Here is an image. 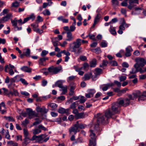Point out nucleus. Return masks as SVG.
<instances>
[{"label":"nucleus","instance_id":"obj_26","mask_svg":"<svg viewBox=\"0 0 146 146\" xmlns=\"http://www.w3.org/2000/svg\"><path fill=\"white\" fill-rule=\"evenodd\" d=\"M48 58L46 57L40 58L38 61L39 64L40 65H44V62L46 60H48Z\"/></svg>","mask_w":146,"mask_h":146},{"label":"nucleus","instance_id":"obj_59","mask_svg":"<svg viewBox=\"0 0 146 146\" xmlns=\"http://www.w3.org/2000/svg\"><path fill=\"white\" fill-rule=\"evenodd\" d=\"M23 133L25 137H28V135L29 134V133L27 130V129H23Z\"/></svg>","mask_w":146,"mask_h":146},{"label":"nucleus","instance_id":"obj_18","mask_svg":"<svg viewBox=\"0 0 146 146\" xmlns=\"http://www.w3.org/2000/svg\"><path fill=\"white\" fill-rule=\"evenodd\" d=\"M133 50L131 47L129 46L126 48V52L125 54V55L127 57L130 56L131 55V52Z\"/></svg>","mask_w":146,"mask_h":146},{"label":"nucleus","instance_id":"obj_10","mask_svg":"<svg viewBox=\"0 0 146 146\" xmlns=\"http://www.w3.org/2000/svg\"><path fill=\"white\" fill-rule=\"evenodd\" d=\"M118 101L121 106L125 107L129 106L130 103V101L128 98H126L124 100L119 99L118 100Z\"/></svg>","mask_w":146,"mask_h":146},{"label":"nucleus","instance_id":"obj_39","mask_svg":"<svg viewBox=\"0 0 146 146\" xmlns=\"http://www.w3.org/2000/svg\"><path fill=\"white\" fill-rule=\"evenodd\" d=\"M78 101L74 102L72 103L70 105V109H74L76 108V105L78 104Z\"/></svg>","mask_w":146,"mask_h":146},{"label":"nucleus","instance_id":"obj_41","mask_svg":"<svg viewBox=\"0 0 146 146\" xmlns=\"http://www.w3.org/2000/svg\"><path fill=\"white\" fill-rule=\"evenodd\" d=\"M76 125L78 127V129H83L85 127V126L82 124H79L78 121H77L76 123Z\"/></svg>","mask_w":146,"mask_h":146},{"label":"nucleus","instance_id":"obj_60","mask_svg":"<svg viewBox=\"0 0 146 146\" xmlns=\"http://www.w3.org/2000/svg\"><path fill=\"white\" fill-rule=\"evenodd\" d=\"M80 59L82 61H85L87 60V58L85 56L81 55L80 56Z\"/></svg>","mask_w":146,"mask_h":146},{"label":"nucleus","instance_id":"obj_46","mask_svg":"<svg viewBox=\"0 0 146 146\" xmlns=\"http://www.w3.org/2000/svg\"><path fill=\"white\" fill-rule=\"evenodd\" d=\"M146 99V98L143 95V94L142 93L141 95H140L139 98L138 100H144Z\"/></svg>","mask_w":146,"mask_h":146},{"label":"nucleus","instance_id":"obj_8","mask_svg":"<svg viewBox=\"0 0 146 146\" xmlns=\"http://www.w3.org/2000/svg\"><path fill=\"white\" fill-rule=\"evenodd\" d=\"M46 137V135L44 134H42L38 136L34 135L32 138L31 140L32 141L35 140L38 142L42 143L43 142V139Z\"/></svg>","mask_w":146,"mask_h":146},{"label":"nucleus","instance_id":"obj_24","mask_svg":"<svg viewBox=\"0 0 146 146\" xmlns=\"http://www.w3.org/2000/svg\"><path fill=\"white\" fill-rule=\"evenodd\" d=\"M85 115L83 112L78 113L77 115H75L74 117L76 119H78L83 118L85 117Z\"/></svg>","mask_w":146,"mask_h":146},{"label":"nucleus","instance_id":"obj_7","mask_svg":"<svg viewBox=\"0 0 146 146\" xmlns=\"http://www.w3.org/2000/svg\"><path fill=\"white\" fill-rule=\"evenodd\" d=\"M135 61L136 63L134 65L135 68H139L140 66L143 67L144 66V58H138L135 59Z\"/></svg>","mask_w":146,"mask_h":146},{"label":"nucleus","instance_id":"obj_4","mask_svg":"<svg viewBox=\"0 0 146 146\" xmlns=\"http://www.w3.org/2000/svg\"><path fill=\"white\" fill-rule=\"evenodd\" d=\"M121 106L119 102H115L112 104L111 110L115 114H118L120 113Z\"/></svg>","mask_w":146,"mask_h":146},{"label":"nucleus","instance_id":"obj_35","mask_svg":"<svg viewBox=\"0 0 146 146\" xmlns=\"http://www.w3.org/2000/svg\"><path fill=\"white\" fill-rule=\"evenodd\" d=\"M7 144L12 146H18L17 143L14 142L12 141H10L7 142Z\"/></svg>","mask_w":146,"mask_h":146},{"label":"nucleus","instance_id":"obj_36","mask_svg":"<svg viewBox=\"0 0 146 146\" xmlns=\"http://www.w3.org/2000/svg\"><path fill=\"white\" fill-rule=\"evenodd\" d=\"M63 86L61 82L60 81H58L55 83V85H53L52 87L54 88L55 86H58L59 88H61Z\"/></svg>","mask_w":146,"mask_h":146},{"label":"nucleus","instance_id":"obj_16","mask_svg":"<svg viewBox=\"0 0 146 146\" xmlns=\"http://www.w3.org/2000/svg\"><path fill=\"white\" fill-rule=\"evenodd\" d=\"M31 140H32L31 139H30L29 137H25L23 139L22 145L23 146H26L31 142Z\"/></svg>","mask_w":146,"mask_h":146},{"label":"nucleus","instance_id":"obj_47","mask_svg":"<svg viewBox=\"0 0 146 146\" xmlns=\"http://www.w3.org/2000/svg\"><path fill=\"white\" fill-rule=\"evenodd\" d=\"M20 81H21V83L24 85L27 86L28 85V83L24 79L21 78L20 79Z\"/></svg>","mask_w":146,"mask_h":146},{"label":"nucleus","instance_id":"obj_62","mask_svg":"<svg viewBox=\"0 0 146 146\" xmlns=\"http://www.w3.org/2000/svg\"><path fill=\"white\" fill-rule=\"evenodd\" d=\"M126 77L125 76H121L119 77V80L121 81H123L126 79Z\"/></svg>","mask_w":146,"mask_h":146},{"label":"nucleus","instance_id":"obj_20","mask_svg":"<svg viewBox=\"0 0 146 146\" xmlns=\"http://www.w3.org/2000/svg\"><path fill=\"white\" fill-rule=\"evenodd\" d=\"M114 85V84L113 83H110L104 85L102 86V90L104 91H106L109 88L113 86Z\"/></svg>","mask_w":146,"mask_h":146},{"label":"nucleus","instance_id":"obj_31","mask_svg":"<svg viewBox=\"0 0 146 146\" xmlns=\"http://www.w3.org/2000/svg\"><path fill=\"white\" fill-rule=\"evenodd\" d=\"M76 86L75 84L73 86H70V92L69 93V95L71 96L73 95L74 93V90L75 89Z\"/></svg>","mask_w":146,"mask_h":146},{"label":"nucleus","instance_id":"obj_56","mask_svg":"<svg viewBox=\"0 0 146 146\" xmlns=\"http://www.w3.org/2000/svg\"><path fill=\"white\" fill-rule=\"evenodd\" d=\"M9 11L8 9H4L2 12L1 13L0 15L1 16L3 15H4L5 14L7 13Z\"/></svg>","mask_w":146,"mask_h":146},{"label":"nucleus","instance_id":"obj_34","mask_svg":"<svg viewBox=\"0 0 146 146\" xmlns=\"http://www.w3.org/2000/svg\"><path fill=\"white\" fill-rule=\"evenodd\" d=\"M108 63V62L107 60H104L102 61V63L100 64V67L104 68L107 66Z\"/></svg>","mask_w":146,"mask_h":146},{"label":"nucleus","instance_id":"obj_58","mask_svg":"<svg viewBox=\"0 0 146 146\" xmlns=\"http://www.w3.org/2000/svg\"><path fill=\"white\" fill-rule=\"evenodd\" d=\"M7 29H8V30L7 31H6L5 30H4L3 31V33L4 34L6 35H7L9 34L10 32V28L9 27H7Z\"/></svg>","mask_w":146,"mask_h":146},{"label":"nucleus","instance_id":"obj_61","mask_svg":"<svg viewBox=\"0 0 146 146\" xmlns=\"http://www.w3.org/2000/svg\"><path fill=\"white\" fill-rule=\"evenodd\" d=\"M28 17L29 20L30 19H31L32 21H33L35 18V16L33 14H31Z\"/></svg>","mask_w":146,"mask_h":146},{"label":"nucleus","instance_id":"obj_38","mask_svg":"<svg viewBox=\"0 0 146 146\" xmlns=\"http://www.w3.org/2000/svg\"><path fill=\"white\" fill-rule=\"evenodd\" d=\"M2 90H3V92H2L3 95L9 96V92L7 89L5 88H2Z\"/></svg>","mask_w":146,"mask_h":146},{"label":"nucleus","instance_id":"obj_23","mask_svg":"<svg viewBox=\"0 0 146 146\" xmlns=\"http://www.w3.org/2000/svg\"><path fill=\"white\" fill-rule=\"evenodd\" d=\"M74 68L76 71L78 72L79 75L80 76H82L83 75L84 72L81 71L82 69V68H78L76 66H74Z\"/></svg>","mask_w":146,"mask_h":146},{"label":"nucleus","instance_id":"obj_17","mask_svg":"<svg viewBox=\"0 0 146 146\" xmlns=\"http://www.w3.org/2000/svg\"><path fill=\"white\" fill-rule=\"evenodd\" d=\"M11 15V14H9L6 16L3 17L2 18L0 19V24L3 23L7 21L10 18Z\"/></svg>","mask_w":146,"mask_h":146},{"label":"nucleus","instance_id":"obj_44","mask_svg":"<svg viewBox=\"0 0 146 146\" xmlns=\"http://www.w3.org/2000/svg\"><path fill=\"white\" fill-rule=\"evenodd\" d=\"M41 132V130L38 129H35L33 130V133L35 135L40 133Z\"/></svg>","mask_w":146,"mask_h":146},{"label":"nucleus","instance_id":"obj_21","mask_svg":"<svg viewBox=\"0 0 146 146\" xmlns=\"http://www.w3.org/2000/svg\"><path fill=\"white\" fill-rule=\"evenodd\" d=\"M101 17V16L99 14H98L97 15L95 18L94 23L92 27V28H94L96 25L99 21Z\"/></svg>","mask_w":146,"mask_h":146},{"label":"nucleus","instance_id":"obj_50","mask_svg":"<svg viewBox=\"0 0 146 146\" xmlns=\"http://www.w3.org/2000/svg\"><path fill=\"white\" fill-rule=\"evenodd\" d=\"M30 50L29 48H27L26 49V51L24 52V55L27 56H30Z\"/></svg>","mask_w":146,"mask_h":146},{"label":"nucleus","instance_id":"obj_64","mask_svg":"<svg viewBox=\"0 0 146 146\" xmlns=\"http://www.w3.org/2000/svg\"><path fill=\"white\" fill-rule=\"evenodd\" d=\"M70 31L73 32L76 29V27L74 25H72L70 27Z\"/></svg>","mask_w":146,"mask_h":146},{"label":"nucleus","instance_id":"obj_13","mask_svg":"<svg viewBox=\"0 0 146 146\" xmlns=\"http://www.w3.org/2000/svg\"><path fill=\"white\" fill-rule=\"evenodd\" d=\"M26 111L29 119H32L35 115V112L33 111L32 109L28 108L27 109Z\"/></svg>","mask_w":146,"mask_h":146},{"label":"nucleus","instance_id":"obj_6","mask_svg":"<svg viewBox=\"0 0 146 146\" xmlns=\"http://www.w3.org/2000/svg\"><path fill=\"white\" fill-rule=\"evenodd\" d=\"M115 115L110 108L107 109L105 111V116L107 119L108 121V119L110 118L114 119H115L117 116Z\"/></svg>","mask_w":146,"mask_h":146},{"label":"nucleus","instance_id":"obj_3","mask_svg":"<svg viewBox=\"0 0 146 146\" xmlns=\"http://www.w3.org/2000/svg\"><path fill=\"white\" fill-rule=\"evenodd\" d=\"M95 117L97 118V123L98 126L100 124L108 123L107 119L105 117L104 115L101 113H98Z\"/></svg>","mask_w":146,"mask_h":146},{"label":"nucleus","instance_id":"obj_32","mask_svg":"<svg viewBox=\"0 0 146 146\" xmlns=\"http://www.w3.org/2000/svg\"><path fill=\"white\" fill-rule=\"evenodd\" d=\"M57 19L59 21H61L63 23H68V20L67 19H64L63 17L61 16L58 17L57 18Z\"/></svg>","mask_w":146,"mask_h":146},{"label":"nucleus","instance_id":"obj_53","mask_svg":"<svg viewBox=\"0 0 146 146\" xmlns=\"http://www.w3.org/2000/svg\"><path fill=\"white\" fill-rule=\"evenodd\" d=\"M43 21L42 18L40 16H38L37 17V19L36 20V22H41Z\"/></svg>","mask_w":146,"mask_h":146},{"label":"nucleus","instance_id":"obj_54","mask_svg":"<svg viewBox=\"0 0 146 146\" xmlns=\"http://www.w3.org/2000/svg\"><path fill=\"white\" fill-rule=\"evenodd\" d=\"M137 68H132L131 71L130 72V73L131 74H134L138 72Z\"/></svg>","mask_w":146,"mask_h":146},{"label":"nucleus","instance_id":"obj_33","mask_svg":"<svg viewBox=\"0 0 146 146\" xmlns=\"http://www.w3.org/2000/svg\"><path fill=\"white\" fill-rule=\"evenodd\" d=\"M112 5L114 8L118 6L119 4L117 0H112L111 1Z\"/></svg>","mask_w":146,"mask_h":146},{"label":"nucleus","instance_id":"obj_15","mask_svg":"<svg viewBox=\"0 0 146 146\" xmlns=\"http://www.w3.org/2000/svg\"><path fill=\"white\" fill-rule=\"evenodd\" d=\"M66 40L68 41H72L74 39V37L71 32L70 31L67 32L66 33Z\"/></svg>","mask_w":146,"mask_h":146},{"label":"nucleus","instance_id":"obj_52","mask_svg":"<svg viewBox=\"0 0 146 146\" xmlns=\"http://www.w3.org/2000/svg\"><path fill=\"white\" fill-rule=\"evenodd\" d=\"M80 99L79 101L80 102V103L81 104L84 103L86 101V99L85 97H84V96H80Z\"/></svg>","mask_w":146,"mask_h":146},{"label":"nucleus","instance_id":"obj_14","mask_svg":"<svg viewBox=\"0 0 146 146\" xmlns=\"http://www.w3.org/2000/svg\"><path fill=\"white\" fill-rule=\"evenodd\" d=\"M77 125L76 123L69 129V132L70 133L73 132L75 134H76L78 131H79V130Z\"/></svg>","mask_w":146,"mask_h":146},{"label":"nucleus","instance_id":"obj_19","mask_svg":"<svg viewBox=\"0 0 146 146\" xmlns=\"http://www.w3.org/2000/svg\"><path fill=\"white\" fill-rule=\"evenodd\" d=\"M58 112L60 113L63 114L65 113L67 115L69 114V110L65 109L62 108H60L58 110Z\"/></svg>","mask_w":146,"mask_h":146},{"label":"nucleus","instance_id":"obj_25","mask_svg":"<svg viewBox=\"0 0 146 146\" xmlns=\"http://www.w3.org/2000/svg\"><path fill=\"white\" fill-rule=\"evenodd\" d=\"M92 75V74L91 72L86 74L84 75L83 78L84 80H88L91 78Z\"/></svg>","mask_w":146,"mask_h":146},{"label":"nucleus","instance_id":"obj_43","mask_svg":"<svg viewBox=\"0 0 146 146\" xmlns=\"http://www.w3.org/2000/svg\"><path fill=\"white\" fill-rule=\"evenodd\" d=\"M62 90V93L63 94H65L67 93V86H62L60 88Z\"/></svg>","mask_w":146,"mask_h":146},{"label":"nucleus","instance_id":"obj_1","mask_svg":"<svg viewBox=\"0 0 146 146\" xmlns=\"http://www.w3.org/2000/svg\"><path fill=\"white\" fill-rule=\"evenodd\" d=\"M102 129H100L99 126L97 125H95L94 130L90 129V136L91 139L90 140V146H96V136L95 133L97 132H100L102 131Z\"/></svg>","mask_w":146,"mask_h":146},{"label":"nucleus","instance_id":"obj_51","mask_svg":"<svg viewBox=\"0 0 146 146\" xmlns=\"http://www.w3.org/2000/svg\"><path fill=\"white\" fill-rule=\"evenodd\" d=\"M29 120L27 119H25L23 121L22 123V124L24 126H26L27 124L29 123Z\"/></svg>","mask_w":146,"mask_h":146},{"label":"nucleus","instance_id":"obj_30","mask_svg":"<svg viewBox=\"0 0 146 146\" xmlns=\"http://www.w3.org/2000/svg\"><path fill=\"white\" fill-rule=\"evenodd\" d=\"M31 26L33 27V30L35 32L38 29V24L37 22H35L31 24Z\"/></svg>","mask_w":146,"mask_h":146},{"label":"nucleus","instance_id":"obj_12","mask_svg":"<svg viewBox=\"0 0 146 146\" xmlns=\"http://www.w3.org/2000/svg\"><path fill=\"white\" fill-rule=\"evenodd\" d=\"M134 10L133 11L131 12V14L132 15H135L139 14L141 11L143 9V8L142 7H136L134 8Z\"/></svg>","mask_w":146,"mask_h":146},{"label":"nucleus","instance_id":"obj_40","mask_svg":"<svg viewBox=\"0 0 146 146\" xmlns=\"http://www.w3.org/2000/svg\"><path fill=\"white\" fill-rule=\"evenodd\" d=\"M4 118L7 120L9 121L13 122L15 121L14 119L11 116H4Z\"/></svg>","mask_w":146,"mask_h":146},{"label":"nucleus","instance_id":"obj_57","mask_svg":"<svg viewBox=\"0 0 146 146\" xmlns=\"http://www.w3.org/2000/svg\"><path fill=\"white\" fill-rule=\"evenodd\" d=\"M62 53H64L66 55H70V53L68 51H66L65 50H64L61 51Z\"/></svg>","mask_w":146,"mask_h":146},{"label":"nucleus","instance_id":"obj_27","mask_svg":"<svg viewBox=\"0 0 146 146\" xmlns=\"http://www.w3.org/2000/svg\"><path fill=\"white\" fill-rule=\"evenodd\" d=\"M125 28L123 26V23H121V25L119 27V30L117 31L118 33L120 34H122L123 33V31L124 30Z\"/></svg>","mask_w":146,"mask_h":146},{"label":"nucleus","instance_id":"obj_29","mask_svg":"<svg viewBox=\"0 0 146 146\" xmlns=\"http://www.w3.org/2000/svg\"><path fill=\"white\" fill-rule=\"evenodd\" d=\"M103 72L102 70L100 68H96L95 69V77H97L98 75H100L101 74H102Z\"/></svg>","mask_w":146,"mask_h":146},{"label":"nucleus","instance_id":"obj_37","mask_svg":"<svg viewBox=\"0 0 146 146\" xmlns=\"http://www.w3.org/2000/svg\"><path fill=\"white\" fill-rule=\"evenodd\" d=\"M97 64V60L96 59H94L90 63L91 67H95Z\"/></svg>","mask_w":146,"mask_h":146},{"label":"nucleus","instance_id":"obj_2","mask_svg":"<svg viewBox=\"0 0 146 146\" xmlns=\"http://www.w3.org/2000/svg\"><path fill=\"white\" fill-rule=\"evenodd\" d=\"M62 68L61 66H59L58 67H55L52 66L48 68V73L51 75L56 74L61 71H62Z\"/></svg>","mask_w":146,"mask_h":146},{"label":"nucleus","instance_id":"obj_22","mask_svg":"<svg viewBox=\"0 0 146 146\" xmlns=\"http://www.w3.org/2000/svg\"><path fill=\"white\" fill-rule=\"evenodd\" d=\"M116 27H113L112 25H110L109 31L113 35H116L117 33L115 31Z\"/></svg>","mask_w":146,"mask_h":146},{"label":"nucleus","instance_id":"obj_55","mask_svg":"<svg viewBox=\"0 0 146 146\" xmlns=\"http://www.w3.org/2000/svg\"><path fill=\"white\" fill-rule=\"evenodd\" d=\"M89 66V65L88 63H85L83 64V67H82L81 68H82V69H84V70H85L86 68H88Z\"/></svg>","mask_w":146,"mask_h":146},{"label":"nucleus","instance_id":"obj_28","mask_svg":"<svg viewBox=\"0 0 146 146\" xmlns=\"http://www.w3.org/2000/svg\"><path fill=\"white\" fill-rule=\"evenodd\" d=\"M21 69L23 71L27 72H30L31 71L32 69L29 68L27 66H23L21 68Z\"/></svg>","mask_w":146,"mask_h":146},{"label":"nucleus","instance_id":"obj_9","mask_svg":"<svg viewBox=\"0 0 146 146\" xmlns=\"http://www.w3.org/2000/svg\"><path fill=\"white\" fill-rule=\"evenodd\" d=\"M74 45L72 47V51L75 52H76V49L78 48L81 45V40L80 38L77 39L76 41L73 42Z\"/></svg>","mask_w":146,"mask_h":146},{"label":"nucleus","instance_id":"obj_49","mask_svg":"<svg viewBox=\"0 0 146 146\" xmlns=\"http://www.w3.org/2000/svg\"><path fill=\"white\" fill-rule=\"evenodd\" d=\"M88 92L92 96H93V95L96 92V91L94 89H90L88 90Z\"/></svg>","mask_w":146,"mask_h":146},{"label":"nucleus","instance_id":"obj_5","mask_svg":"<svg viewBox=\"0 0 146 146\" xmlns=\"http://www.w3.org/2000/svg\"><path fill=\"white\" fill-rule=\"evenodd\" d=\"M36 110L37 112L44 113L41 115V117L42 119H44L46 117V115L45 114L48 111V110L46 109L44 106H43L41 108L38 106L36 107Z\"/></svg>","mask_w":146,"mask_h":146},{"label":"nucleus","instance_id":"obj_48","mask_svg":"<svg viewBox=\"0 0 146 146\" xmlns=\"http://www.w3.org/2000/svg\"><path fill=\"white\" fill-rule=\"evenodd\" d=\"M48 53V51L44 50L42 51L41 53V56L42 57H44Z\"/></svg>","mask_w":146,"mask_h":146},{"label":"nucleus","instance_id":"obj_11","mask_svg":"<svg viewBox=\"0 0 146 146\" xmlns=\"http://www.w3.org/2000/svg\"><path fill=\"white\" fill-rule=\"evenodd\" d=\"M138 1L139 0H129V5L127 6L128 8L131 10L135 6L134 4V3L139 4Z\"/></svg>","mask_w":146,"mask_h":146},{"label":"nucleus","instance_id":"obj_63","mask_svg":"<svg viewBox=\"0 0 146 146\" xmlns=\"http://www.w3.org/2000/svg\"><path fill=\"white\" fill-rule=\"evenodd\" d=\"M19 4L18 2L17 1H15L14 3H13L12 4V6L17 7L19 6Z\"/></svg>","mask_w":146,"mask_h":146},{"label":"nucleus","instance_id":"obj_42","mask_svg":"<svg viewBox=\"0 0 146 146\" xmlns=\"http://www.w3.org/2000/svg\"><path fill=\"white\" fill-rule=\"evenodd\" d=\"M80 96H73L72 98H70L69 100L67 101V102H68L69 103H72V99H74V100H78L80 98Z\"/></svg>","mask_w":146,"mask_h":146},{"label":"nucleus","instance_id":"obj_45","mask_svg":"<svg viewBox=\"0 0 146 146\" xmlns=\"http://www.w3.org/2000/svg\"><path fill=\"white\" fill-rule=\"evenodd\" d=\"M135 99L139 97L140 95V92L139 91H137L135 92L133 94Z\"/></svg>","mask_w":146,"mask_h":146}]
</instances>
